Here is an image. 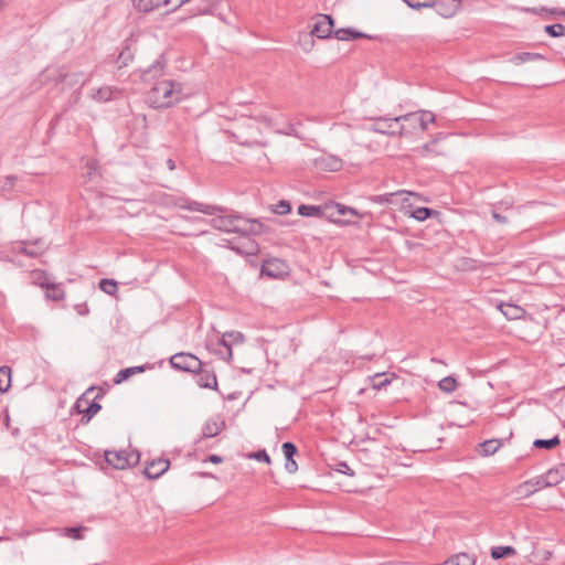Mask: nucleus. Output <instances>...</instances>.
Returning a JSON list of instances; mask_svg holds the SVG:
<instances>
[{
    "instance_id": "393cba45",
    "label": "nucleus",
    "mask_w": 565,
    "mask_h": 565,
    "mask_svg": "<svg viewBox=\"0 0 565 565\" xmlns=\"http://www.w3.org/2000/svg\"><path fill=\"white\" fill-rule=\"evenodd\" d=\"M147 367H148L147 365H139V366H131V367L122 369L116 374L114 382L116 384H120L121 382L128 380L130 376L138 374V373H142Z\"/></svg>"
},
{
    "instance_id": "39448f33",
    "label": "nucleus",
    "mask_w": 565,
    "mask_h": 565,
    "mask_svg": "<svg viewBox=\"0 0 565 565\" xmlns=\"http://www.w3.org/2000/svg\"><path fill=\"white\" fill-rule=\"evenodd\" d=\"M105 461L115 469H127L139 462V452L127 450H106L104 454Z\"/></svg>"
},
{
    "instance_id": "6e6552de",
    "label": "nucleus",
    "mask_w": 565,
    "mask_h": 565,
    "mask_svg": "<svg viewBox=\"0 0 565 565\" xmlns=\"http://www.w3.org/2000/svg\"><path fill=\"white\" fill-rule=\"evenodd\" d=\"M334 20L330 14H317L316 22L313 23L310 36H317L318 39H328L333 34Z\"/></svg>"
},
{
    "instance_id": "69168bd1",
    "label": "nucleus",
    "mask_w": 565,
    "mask_h": 565,
    "mask_svg": "<svg viewBox=\"0 0 565 565\" xmlns=\"http://www.w3.org/2000/svg\"><path fill=\"white\" fill-rule=\"evenodd\" d=\"M431 143H426L423 146L424 151H429Z\"/></svg>"
},
{
    "instance_id": "774afa93",
    "label": "nucleus",
    "mask_w": 565,
    "mask_h": 565,
    "mask_svg": "<svg viewBox=\"0 0 565 565\" xmlns=\"http://www.w3.org/2000/svg\"><path fill=\"white\" fill-rule=\"evenodd\" d=\"M8 180L10 181V185H12L13 181L15 180V178L9 177Z\"/></svg>"
},
{
    "instance_id": "c85d7f7f",
    "label": "nucleus",
    "mask_w": 565,
    "mask_h": 565,
    "mask_svg": "<svg viewBox=\"0 0 565 565\" xmlns=\"http://www.w3.org/2000/svg\"><path fill=\"white\" fill-rule=\"evenodd\" d=\"M501 446L502 441L500 439H489L480 445L483 456L494 455Z\"/></svg>"
},
{
    "instance_id": "9d476101",
    "label": "nucleus",
    "mask_w": 565,
    "mask_h": 565,
    "mask_svg": "<svg viewBox=\"0 0 565 565\" xmlns=\"http://www.w3.org/2000/svg\"><path fill=\"white\" fill-rule=\"evenodd\" d=\"M401 118H403V121L409 122L412 127L418 125L423 131L427 129L428 124L435 122L436 120V116L427 110L408 113L406 115H402Z\"/></svg>"
},
{
    "instance_id": "0e129e2a",
    "label": "nucleus",
    "mask_w": 565,
    "mask_h": 565,
    "mask_svg": "<svg viewBox=\"0 0 565 565\" xmlns=\"http://www.w3.org/2000/svg\"><path fill=\"white\" fill-rule=\"evenodd\" d=\"M439 565H455L454 561L449 557L447 561H445L444 563L439 564Z\"/></svg>"
},
{
    "instance_id": "2f4dec72",
    "label": "nucleus",
    "mask_w": 565,
    "mask_h": 565,
    "mask_svg": "<svg viewBox=\"0 0 565 565\" xmlns=\"http://www.w3.org/2000/svg\"><path fill=\"white\" fill-rule=\"evenodd\" d=\"M561 444L558 436H554L550 439H535L533 446L537 449H553Z\"/></svg>"
},
{
    "instance_id": "0eeeda50",
    "label": "nucleus",
    "mask_w": 565,
    "mask_h": 565,
    "mask_svg": "<svg viewBox=\"0 0 565 565\" xmlns=\"http://www.w3.org/2000/svg\"><path fill=\"white\" fill-rule=\"evenodd\" d=\"M170 365L183 372H196L203 366V363L195 355L186 352H179L170 358Z\"/></svg>"
},
{
    "instance_id": "ddd939ff",
    "label": "nucleus",
    "mask_w": 565,
    "mask_h": 565,
    "mask_svg": "<svg viewBox=\"0 0 565 565\" xmlns=\"http://www.w3.org/2000/svg\"><path fill=\"white\" fill-rule=\"evenodd\" d=\"M281 450L286 458V471L290 475L295 473L298 470V465L294 459V457L298 454L297 446L291 441H286L282 444Z\"/></svg>"
},
{
    "instance_id": "f03ea898",
    "label": "nucleus",
    "mask_w": 565,
    "mask_h": 565,
    "mask_svg": "<svg viewBox=\"0 0 565 565\" xmlns=\"http://www.w3.org/2000/svg\"><path fill=\"white\" fill-rule=\"evenodd\" d=\"M210 223L215 230L243 236L259 235L265 232V226L258 220L245 218L241 215H218Z\"/></svg>"
},
{
    "instance_id": "f704fd0d",
    "label": "nucleus",
    "mask_w": 565,
    "mask_h": 565,
    "mask_svg": "<svg viewBox=\"0 0 565 565\" xmlns=\"http://www.w3.org/2000/svg\"><path fill=\"white\" fill-rule=\"evenodd\" d=\"M438 387L445 393H452L457 388V381L452 376H446L438 382Z\"/></svg>"
},
{
    "instance_id": "052dcab7",
    "label": "nucleus",
    "mask_w": 565,
    "mask_h": 565,
    "mask_svg": "<svg viewBox=\"0 0 565 565\" xmlns=\"http://www.w3.org/2000/svg\"><path fill=\"white\" fill-rule=\"evenodd\" d=\"M166 163L169 170L173 171L175 169V163L172 159H168Z\"/></svg>"
},
{
    "instance_id": "09e8293b",
    "label": "nucleus",
    "mask_w": 565,
    "mask_h": 565,
    "mask_svg": "<svg viewBox=\"0 0 565 565\" xmlns=\"http://www.w3.org/2000/svg\"><path fill=\"white\" fill-rule=\"evenodd\" d=\"M337 470L341 473H344V475H348L350 477L354 476V471L350 468V466L344 462V461H341L338 463V468Z\"/></svg>"
},
{
    "instance_id": "f257e3e1",
    "label": "nucleus",
    "mask_w": 565,
    "mask_h": 565,
    "mask_svg": "<svg viewBox=\"0 0 565 565\" xmlns=\"http://www.w3.org/2000/svg\"><path fill=\"white\" fill-rule=\"evenodd\" d=\"M188 94L179 82L162 79L153 84L147 94V102L152 108H169L180 103Z\"/></svg>"
},
{
    "instance_id": "37998d69",
    "label": "nucleus",
    "mask_w": 565,
    "mask_h": 565,
    "mask_svg": "<svg viewBox=\"0 0 565 565\" xmlns=\"http://www.w3.org/2000/svg\"><path fill=\"white\" fill-rule=\"evenodd\" d=\"M504 205V203H499V205H495L493 209H492V217L493 220L499 223V224H507L508 223V217L502 215L499 210Z\"/></svg>"
},
{
    "instance_id": "a211bd4d",
    "label": "nucleus",
    "mask_w": 565,
    "mask_h": 565,
    "mask_svg": "<svg viewBox=\"0 0 565 565\" xmlns=\"http://www.w3.org/2000/svg\"><path fill=\"white\" fill-rule=\"evenodd\" d=\"M333 34H334L335 39H338L339 41H350V40H356V39H373V36L369 35L366 33L356 31L352 28L338 29L333 32Z\"/></svg>"
},
{
    "instance_id": "79ce46f5",
    "label": "nucleus",
    "mask_w": 565,
    "mask_h": 565,
    "mask_svg": "<svg viewBox=\"0 0 565 565\" xmlns=\"http://www.w3.org/2000/svg\"><path fill=\"white\" fill-rule=\"evenodd\" d=\"M86 527L84 526H75V527H65V534L73 540H81L83 539V531H85Z\"/></svg>"
},
{
    "instance_id": "4468645a",
    "label": "nucleus",
    "mask_w": 565,
    "mask_h": 565,
    "mask_svg": "<svg viewBox=\"0 0 565 565\" xmlns=\"http://www.w3.org/2000/svg\"><path fill=\"white\" fill-rule=\"evenodd\" d=\"M460 0H441L439 2H435L434 4L436 12L444 18H450L455 15L460 9Z\"/></svg>"
},
{
    "instance_id": "ea45409f",
    "label": "nucleus",
    "mask_w": 565,
    "mask_h": 565,
    "mask_svg": "<svg viewBox=\"0 0 565 565\" xmlns=\"http://www.w3.org/2000/svg\"><path fill=\"white\" fill-rule=\"evenodd\" d=\"M434 213V211L431 209H428V207H416L413 212H412V216L417 220V221H425L427 220L431 214Z\"/></svg>"
},
{
    "instance_id": "c9c22d12",
    "label": "nucleus",
    "mask_w": 565,
    "mask_h": 565,
    "mask_svg": "<svg viewBox=\"0 0 565 565\" xmlns=\"http://www.w3.org/2000/svg\"><path fill=\"white\" fill-rule=\"evenodd\" d=\"M404 191H397L393 193H385L381 195H374L371 201L377 204H392L395 196L403 194Z\"/></svg>"
},
{
    "instance_id": "8fccbe9b",
    "label": "nucleus",
    "mask_w": 565,
    "mask_h": 565,
    "mask_svg": "<svg viewBox=\"0 0 565 565\" xmlns=\"http://www.w3.org/2000/svg\"><path fill=\"white\" fill-rule=\"evenodd\" d=\"M22 247H21V252L26 255V256H30V257H35L38 255V250L35 248H33L32 246H30L29 244H26L25 242L22 243Z\"/></svg>"
},
{
    "instance_id": "7c9ffc66",
    "label": "nucleus",
    "mask_w": 565,
    "mask_h": 565,
    "mask_svg": "<svg viewBox=\"0 0 565 565\" xmlns=\"http://www.w3.org/2000/svg\"><path fill=\"white\" fill-rule=\"evenodd\" d=\"M99 289L109 296H115L118 290L117 281L114 279L103 278L98 282Z\"/></svg>"
},
{
    "instance_id": "4c0bfd02",
    "label": "nucleus",
    "mask_w": 565,
    "mask_h": 565,
    "mask_svg": "<svg viewBox=\"0 0 565 565\" xmlns=\"http://www.w3.org/2000/svg\"><path fill=\"white\" fill-rule=\"evenodd\" d=\"M113 88L109 87V86H104V87H100L98 88L94 94H93V98L97 102H108L111 99V96H113Z\"/></svg>"
},
{
    "instance_id": "423d86ee",
    "label": "nucleus",
    "mask_w": 565,
    "mask_h": 565,
    "mask_svg": "<svg viewBox=\"0 0 565 565\" xmlns=\"http://www.w3.org/2000/svg\"><path fill=\"white\" fill-rule=\"evenodd\" d=\"M225 426V420L220 415L209 418L202 427L201 436L194 441L195 449H204L206 447L204 445L205 440L217 436Z\"/></svg>"
},
{
    "instance_id": "c756f323",
    "label": "nucleus",
    "mask_w": 565,
    "mask_h": 565,
    "mask_svg": "<svg viewBox=\"0 0 565 565\" xmlns=\"http://www.w3.org/2000/svg\"><path fill=\"white\" fill-rule=\"evenodd\" d=\"M11 387V369L9 366L0 367V393H6Z\"/></svg>"
},
{
    "instance_id": "7ed1b4c3",
    "label": "nucleus",
    "mask_w": 565,
    "mask_h": 565,
    "mask_svg": "<svg viewBox=\"0 0 565 565\" xmlns=\"http://www.w3.org/2000/svg\"><path fill=\"white\" fill-rule=\"evenodd\" d=\"M95 390L94 386L88 387L75 402L74 408L83 414L81 423L86 425L90 422V419L102 409V405L97 402V399L104 396L103 390H99L98 394L95 396L94 401L89 402L88 395L93 393Z\"/></svg>"
},
{
    "instance_id": "3c124183",
    "label": "nucleus",
    "mask_w": 565,
    "mask_h": 565,
    "mask_svg": "<svg viewBox=\"0 0 565 565\" xmlns=\"http://www.w3.org/2000/svg\"><path fill=\"white\" fill-rule=\"evenodd\" d=\"M339 212H340V216H345L348 214L350 215H358V212L352 209V207H348L345 205H342L339 203Z\"/></svg>"
},
{
    "instance_id": "5701e85b",
    "label": "nucleus",
    "mask_w": 565,
    "mask_h": 565,
    "mask_svg": "<svg viewBox=\"0 0 565 565\" xmlns=\"http://www.w3.org/2000/svg\"><path fill=\"white\" fill-rule=\"evenodd\" d=\"M498 308L509 320L520 319L525 313V310L523 308L513 303H500Z\"/></svg>"
},
{
    "instance_id": "f8f14e48",
    "label": "nucleus",
    "mask_w": 565,
    "mask_h": 565,
    "mask_svg": "<svg viewBox=\"0 0 565 565\" xmlns=\"http://www.w3.org/2000/svg\"><path fill=\"white\" fill-rule=\"evenodd\" d=\"M196 377V384L202 388L216 390L217 388V379L212 370L200 367V371L194 372Z\"/></svg>"
},
{
    "instance_id": "a18cd8bd",
    "label": "nucleus",
    "mask_w": 565,
    "mask_h": 565,
    "mask_svg": "<svg viewBox=\"0 0 565 565\" xmlns=\"http://www.w3.org/2000/svg\"><path fill=\"white\" fill-rule=\"evenodd\" d=\"M248 458H252V459H255V460H258V461H264L266 463H270V457L269 455L267 454V451L265 449H262V450H258L256 452H252L248 455Z\"/></svg>"
},
{
    "instance_id": "603ef678",
    "label": "nucleus",
    "mask_w": 565,
    "mask_h": 565,
    "mask_svg": "<svg viewBox=\"0 0 565 565\" xmlns=\"http://www.w3.org/2000/svg\"><path fill=\"white\" fill-rule=\"evenodd\" d=\"M86 168L88 170V174L92 175L97 171V162L94 160L87 161Z\"/></svg>"
},
{
    "instance_id": "9b49d317",
    "label": "nucleus",
    "mask_w": 565,
    "mask_h": 565,
    "mask_svg": "<svg viewBox=\"0 0 565 565\" xmlns=\"http://www.w3.org/2000/svg\"><path fill=\"white\" fill-rule=\"evenodd\" d=\"M170 467V461L164 458H158L152 460L143 470L145 476L150 479H158L161 477Z\"/></svg>"
},
{
    "instance_id": "13d9d810",
    "label": "nucleus",
    "mask_w": 565,
    "mask_h": 565,
    "mask_svg": "<svg viewBox=\"0 0 565 565\" xmlns=\"http://www.w3.org/2000/svg\"><path fill=\"white\" fill-rule=\"evenodd\" d=\"M255 119L257 121L264 122L266 126H270L271 125V120L267 116H263V115L262 116H257V117H255Z\"/></svg>"
},
{
    "instance_id": "1a4fd4ad",
    "label": "nucleus",
    "mask_w": 565,
    "mask_h": 565,
    "mask_svg": "<svg viewBox=\"0 0 565 565\" xmlns=\"http://www.w3.org/2000/svg\"><path fill=\"white\" fill-rule=\"evenodd\" d=\"M177 206L183 210L201 212L206 215H215L216 213L225 212V209L222 206L204 204L188 199H179L177 202Z\"/></svg>"
},
{
    "instance_id": "473e14b6",
    "label": "nucleus",
    "mask_w": 565,
    "mask_h": 565,
    "mask_svg": "<svg viewBox=\"0 0 565 565\" xmlns=\"http://www.w3.org/2000/svg\"><path fill=\"white\" fill-rule=\"evenodd\" d=\"M46 297L49 299L54 300V301H58V300L64 299L65 292H64L63 288L60 285L51 284L46 288Z\"/></svg>"
},
{
    "instance_id": "a878e982",
    "label": "nucleus",
    "mask_w": 565,
    "mask_h": 565,
    "mask_svg": "<svg viewBox=\"0 0 565 565\" xmlns=\"http://www.w3.org/2000/svg\"><path fill=\"white\" fill-rule=\"evenodd\" d=\"M545 57L540 53L522 52L511 57L510 62L514 65H521L526 62L544 60Z\"/></svg>"
},
{
    "instance_id": "2eb2a0df",
    "label": "nucleus",
    "mask_w": 565,
    "mask_h": 565,
    "mask_svg": "<svg viewBox=\"0 0 565 565\" xmlns=\"http://www.w3.org/2000/svg\"><path fill=\"white\" fill-rule=\"evenodd\" d=\"M244 335L239 331H230L225 332L220 341V344L226 350V360L230 361L232 359V344L234 343H243Z\"/></svg>"
},
{
    "instance_id": "20e7f679",
    "label": "nucleus",
    "mask_w": 565,
    "mask_h": 565,
    "mask_svg": "<svg viewBox=\"0 0 565 565\" xmlns=\"http://www.w3.org/2000/svg\"><path fill=\"white\" fill-rule=\"evenodd\" d=\"M403 118L401 116L388 118V117H379L373 119V124L370 126V130L387 135V136H406L408 131L405 129V126L401 124Z\"/></svg>"
},
{
    "instance_id": "6ab92c4d",
    "label": "nucleus",
    "mask_w": 565,
    "mask_h": 565,
    "mask_svg": "<svg viewBox=\"0 0 565 565\" xmlns=\"http://www.w3.org/2000/svg\"><path fill=\"white\" fill-rule=\"evenodd\" d=\"M166 67V62L163 61V57L160 56L159 60H157L153 64H151L147 70L142 73V81L149 82L151 79H154L163 74Z\"/></svg>"
},
{
    "instance_id": "c03bdc74",
    "label": "nucleus",
    "mask_w": 565,
    "mask_h": 565,
    "mask_svg": "<svg viewBox=\"0 0 565 565\" xmlns=\"http://www.w3.org/2000/svg\"><path fill=\"white\" fill-rule=\"evenodd\" d=\"M390 383H391L390 379H387V377L382 379L381 374H376L373 377L372 387L374 390H381V388L385 387L386 385H388Z\"/></svg>"
},
{
    "instance_id": "412c9836",
    "label": "nucleus",
    "mask_w": 565,
    "mask_h": 565,
    "mask_svg": "<svg viewBox=\"0 0 565 565\" xmlns=\"http://www.w3.org/2000/svg\"><path fill=\"white\" fill-rule=\"evenodd\" d=\"M565 479V463H561L555 468L550 469L545 473V484L546 486H556L561 483Z\"/></svg>"
},
{
    "instance_id": "aec40b11",
    "label": "nucleus",
    "mask_w": 565,
    "mask_h": 565,
    "mask_svg": "<svg viewBox=\"0 0 565 565\" xmlns=\"http://www.w3.org/2000/svg\"><path fill=\"white\" fill-rule=\"evenodd\" d=\"M85 74L83 72H73V73H62L60 72L56 77V83H63L67 86H75L78 84H84L86 79H84Z\"/></svg>"
},
{
    "instance_id": "e433bc0d",
    "label": "nucleus",
    "mask_w": 565,
    "mask_h": 565,
    "mask_svg": "<svg viewBox=\"0 0 565 565\" xmlns=\"http://www.w3.org/2000/svg\"><path fill=\"white\" fill-rule=\"evenodd\" d=\"M450 558L454 561L455 565H475L476 563L475 556L468 553H458Z\"/></svg>"
},
{
    "instance_id": "e2e57ef3",
    "label": "nucleus",
    "mask_w": 565,
    "mask_h": 565,
    "mask_svg": "<svg viewBox=\"0 0 565 565\" xmlns=\"http://www.w3.org/2000/svg\"><path fill=\"white\" fill-rule=\"evenodd\" d=\"M341 167V161L338 159L333 160L332 170H337Z\"/></svg>"
},
{
    "instance_id": "bf43d9fd",
    "label": "nucleus",
    "mask_w": 565,
    "mask_h": 565,
    "mask_svg": "<svg viewBox=\"0 0 565 565\" xmlns=\"http://www.w3.org/2000/svg\"><path fill=\"white\" fill-rule=\"evenodd\" d=\"M551 10L552 9H547V8L542 7V8L539 9V15H541L543 18H546V15H552L550 13Z\"/></svg>"
},
{
    "instance_id": "864d4df0",
    "label": "nucleus",
    "mask_w": 565,
    "mask_h": 565,
    "mask_svg": "<svg viewBox=\"0 0 565 565\" xmlns=\"http://www.w3.org/2000/svg\"><path fill=\"white\" fill-rule=\"evenodd\" d=\"M550 13L554 17H565V9L552 8Z\"/></svg>"
},
{
    "instance_id": "bb28decb",
    "label": "nucleus",
    "mask_w": 565,
    "mask_h": 565,
    "mask_svg": "<svg viewBox=\"0 0 565 565\" xmlns=\"http://www.w3.org/2000/svg\"><path fill=\"white\" fill-rule=\"evenodd\" d=\"M298 214L307 217H322L323 206L301 204L298 207Z\"/></svg>"
},
{
    "instance_id": "cd10ccee",
    "label": "nucleus",
    "mask_w": 565,
    "mask_h": 565,
    "mask_svg": "<svg viewBox=\"0 0 565 565\" xmlns=\"http://www.w3.org/2000/svg\"><path fill=\"white\" fill-rule=\"evenodd\" d=\"M516 554V551L512 546H494L491 548V557L493 559H500L510 557Z\"/></svg>"
},
{
    "instance_id": "6e6d98bb",
    "label": "nucleus",
    "mask_w": 565,
    "mask_h": 565,
    "mask_svg": "<svg viewBox=\"0 0 565 565\" xmlns=\"http://www.w3.org/2000/svg\"><path fill=\"white\" fill-rule=\"evenodd\" d=\"M190 0H173V3H172V8L171 10H177L178 8H180L181 6H183L184 3L189 2ZM168 11H170V9H168Z\"/></svg>"
},
{
    "instance_id": "49530a36",
    "label": "nucleus",
    "mask_w": 565,
    "mask_h": 565,
    "mask_svg": "<svg viewBox=\"0 0 565 565\" xmlns=\"http://www.w3.org/2000/svg\"><path fill=\"white\" fill-rule=\"evenodd\" d=\"M34 279L40 287L45 289L51 285L50 279L44 271L35 273Z\"/></svg>"
},
{
    "instance_id": "72a5a7b5",
    "label": "nucleus",
    "mask_w": 565,
    "mask_h": 565,
    "mask_svg": "<svg viewBox=\"0 0 565 565\" xmlns=\"http://www.w3.org/2000/svg\"><path fill=\"white\" fill-rule=\"evenodd\" d=\"M544 31L551 38L565 36V25L562 23L545 25Z\"/></svg>"
},
{
    "instance_id": "5fc2aeb1",
    "label": "nucleus",
    "mask_w": 565,
    "mask_h": 565,
    "mask_svg": "<svg viewBox=\"0 0 565 565\" xmlns=\"http://www.w3.org/2000/svg\"><path fill=\"white\" fill-rule=\"evenodd\" d=\"M206 460L212 463H221L223 461V458L218 455H210Z\"/></svg>"
},
{
    "instance_id": "4d7b16f0",
    "label": "nucleus",
    "mask_w": 565,
    "mask_h": 565,
    "mask_svg": "<svg viewBox=\"0 0 565 565\" xmlns=\"http://www.w3.org/2000/svg\"><path fill=\"white\" fill-rule=\"evenodd\" d=\"M76 310L79 315H86L88 313V307L87 305L83 303V305H77L76 306Z\"/></svg>"
},
{
    "instance_id": "de8ad7c7",
    "label": "nucleus",
    "mask_w": 565,
    "mask_h": 565,
    "mask_svg": "<svg viewBox=\"0 0 565 565\" xmlns=\"http://www.w3.org/2000/svg\"><path fill=\"white\" fill-rule=\"evenodd\" d=\"M119 61H122L120 66H126L128 61L132 60V54L129 49L122 50L118 56Z\"/></svg>"
},
{
    "instance_id": "f3484780",
    "label": "nucleus",
    "mask_w": 565,
    "mask_h": 565,
    "mask_svg": "<svg viewBox=\"0 0 565 565\" xmlns=\"http://www.w3.org/2000/svg\"><path fill=\"white\" fill-rule=\"evenodd\" d=\"M132 2L139 11L150 12L162 6L172 7L173 0H132Z\"/></svg>"
},
{
    "instance_id": "4be33fe9",
    "label": "nucleus",
    "mask_w": 565,
    "mask_h": 565,
    "mask_svg": "<svg viewBox=\"0 0 565 565\" xmlns=\"http://www.w3.org/2000/svg\"><path fill=\"white\" fill-rule=\"evenodd\" d=\"M322 217H326L329 221L337 223V224H339V223L348 224L350 222L349 220H345V221L341 220L340 212H339V203H335V202H330V203L323 205Z\"/></svg>"
},
{
    "instance_id": "58836bf2",
    "label": "nucleus",
    "mask_w": 565,
    "mask_h": 565,
    "mask_svg": "<svg viewBox=\"0 0 565 565\" xmlns=\"http://www.w3.org/2000/svg\"><path fill=\"white\" fill-rule=\"evenodd\" d=\"M412 9L431 8L435 0H403Z\"/></svg>"
},
{
    "instance_id": "338daca9",
    "label": "nucleus",
    "mask_w": 565,
    "mask_h": 565,
    "mask_svg": "<svg viewBox=\"0 0 565 565\" xmlns=\"http://www.w3.org/2000/svg\"><path fill=\"white\" fill-rule=\"evenodd\" d=\"M230 248L237 252L238 254H242L243 252L238 248V247H235V246H232L230 245Z\"/></svg>"
},
{
    "instance_id": "680f3d73",
    "label": "nucleus",
    "mask_w": 565,
    "mask_h": 565,
    "mask_svg": "<svg viewBox=\"0 0 565 565\" xmlns=\"http://www.w3.org/2000/svg\"><path fill=\"white\" fill-rule=\"evenodd\" d=\"M521 10L524 11V12H531L533 14H537L539 15V9L537 8H522Z\"/></svg>"
},
{
    "instance_id": "dca6fc26",
    "label": "nucleus",
    "mask_w": 565,
    "mask_h": 565,
    "mask_svg": "<svg viewBox=\"0 0 565 565\" xmlns=\"http://www.w3.org/2000/svg\"><path fill=\"white\" fill-rule=\"evenodd\" d=\"M285 269V263L280 259L275 258L264 262V264L262 265L260 273L265 276L276 278L284 274Z\"/></svg>"
},
{
    "instance_id": "a19ab883",
    "label": "nucleus",
    "mask_w": 565,
    "mask_h": 565,
    "mask_svg": "<svg viewBox=\"0 0 565 565\" xmlns=\"http://www.w3.org/2000/svg\"><path fill=\"white\" fill-rule=\"evenodd\" d=\"M290 211H291V204L289 201H286V200L279 201L273 207V212L275 214H279V215L288 214Z\"/></svg>"
},
{
    "instance_id": "b1692460",
    "label": "nucleus",
    "mask_w": 565,
    "mask_h": 565,
    "mask_svg": "<svg viewBox=\"0 0 565 565\" xmlns=\"http://www.w3.org/2000/svg\"><path fill=\"white\" fill-rule=\"evenodd\" d=\"M545 482H546V480H545V473H544V475L539 476L536 478H533V479H530L527 481H524L523 483L520 484L519 488L521 490H524L525 494L529 495V494L534 493L540 488L547 487L545 484Z\"/></svg>"
}]
</instances>
